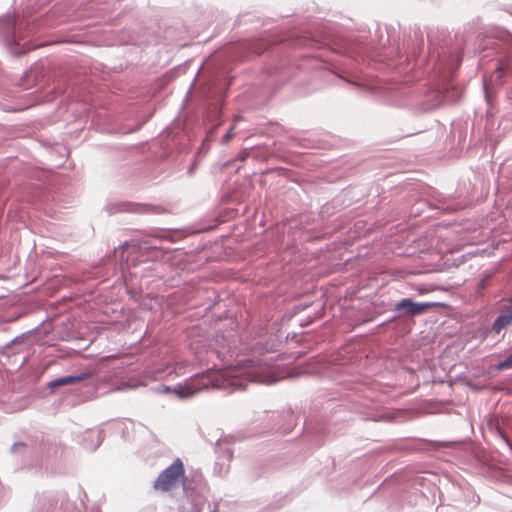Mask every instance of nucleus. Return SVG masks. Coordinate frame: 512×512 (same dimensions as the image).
I'll list each match as a JSON object with an SVG mask.
<instances>
[{
    "mask_svg": "<svg viewBox=\"0 0 512 512\" xmlns=\"http://www.w3.org/2000/svg\"><path fill=\"white\" fill-rule=\"evenodd\" d=\"M245 373L250 381L259 384L271 385L280 379L272 365L252 358L245 361Z\"/></svg>",
    "mask_w": 512,
    "mask_h": 512,
    "instance_id": "obj_10",
    "label": "nucleus"
},
{
    "mask_svg": "<svg viewBox=\"0 0 512 512\" xmlns=\"http://www.w3.org/2000/svg\"><path fill=\"white\" fill-rule=\"evenodd\" d=\"M484 95H485V99L488 103H490V92H489V89H488V86L487 84L484 82Z\"/></svg>",
    "mask_w": 512,
    "mask_h": 512,
    "instance_id": "obj_27",
    "label": "nucleus"
},
{
    "mask_svg": "<svg viewBox=\"0 0 512 512\" xmlns=\"http://www.w3.org/2000/svg\"><path fill=\"white\" fill-rule=\"evenodd\" d=\"M190 65L189 61H185L183 63L177 64L176 66L170 68L165 73H162V89L177 79L179 76L186 73L188 67Z\"/></svg>",
    "mask_w": 512,
    "mask_h": 512,
    "instance_id": "obj_16",
    "label": "nucleus"
},
{
    "mask_svg": "<svg viewBox=\"0 0 512 512\" xmlns=\"http://www.w3.org/2000/svg\"><path fill=\"white\" fill-rule=\"evenodd\" d=\"M239 118L235 117L233 122L229 125V127L226 129L224 134L221 137V144L222 145H228L230 141L235 137L237 134L236 128H237V122Z\"/></svg>",
    "mask_w": 512,
    "mask_h": 512,
    "instance_id": "obj_20",
    "label": "nucleus"
},
{
    "mask_svg": "<svg viewBox=\"0 0 512 512\" xmlns=\"http://www.w3.org/2000/svg\"><path fill=\"white\" fill-rule=\"evenodd\" d=\"M496 370L504 371L512 368V352L496 364Z\"/></svg>",
    "mask_w": 512,
    "mask_h": 512,
    "instance_id": "obj_23",
    "label": "nucleus"
},
{
    "mask_svg": "<svg viewBox=\"0 0 512 512\" xmlns=\"http://www.w3.org/2000/svg\"><path fill=\"white\" fill-rule=\"evenodd\" d=\"M208 507L210 509L209 512H218V503H214L213 506L209 504Z\"/></svg>",
    "mask_w": 512,
    "mask_h": 512,
    "instance_id": "obj_30",
    "label": "nucleus"
},
{
    "mask_svg": "<svg viewBox=\"0 0 512 512\" xmlns=\"http://www.w3.org/2000/svg\"><path fill=\"white\" fill-rule=\"evenodd\" d=\"M251 157H253L256 160H266L269 156L268 150L265 147L262 146H251Z\"/></svg>",
    "mask_w": 512,
    "mask_h": 512,
    "instance_id": "obj_22",
    "label": "nucleus"
},
{
    "mask_svg": "<svg viewBox=\"0 0 512 512\" xmlns=\"http://www.w3.org/2000/svg\"><path fill=\"white\" fill-rule=\"evenodd\" d=\"M231 68L222 59H216L204 89L205 97L213 102L209 105L203 116L205 137L198 149V154H205L210 148V143L215 139L217 129L224 123L223 106L233 77L230 75Z\"/></svg>",
    "mask_w": 512,
    "mask_h": 512,
    "instance_id": "obj_3",
    "label": "nucleus"
},
{
    "mask_svg": "<svg viewBox=\"0 0 512 512\" xmlns=\"http://www.w3.org/2000/svg\"><path fill=\"white\" fill-rule=\"evenodd\" d=\"M196 354H200V352H199V351H196ZM197 357H198L199 359H201V357H200L199 355H197Z\"/></svg>",
    "mask_w": 512,
    "mask_h": 512,
    "instance_id": "obj_42",
    "label": "nucleus"
},
{
    "mask_svg": "<svg viewBox=\"0 0 512 512\" xmlns=\"http://www.w3.org/2000/svg\"><path fill=\"white\" fill-rule=\"evenodd\" d=\"M507 303H509L512 306V296L507 299Z\"/></svg>",
    "mask_w": 512,
    "mask_h": 512,
    "instance_id": "obj_38",
    "label": "nucleus"
},
{
    "mask_svg": "<svg viewBox=\"0 0 512 512\" xmlns=\"http://www.w3.org/2000/svg\"><path fill=\"white\" fill-rule=\"evenodd\" d=\"M161 373H162V375L163 374H169V373H171V371H166V369L162 366Z\"/></svg>",
    "mask_w": 512,
    "mask_h": 512,
    "instance_id": "obj_36",
    "label": "nucleus"
},
{
    "mask_svg": "<svg viewBox=\"0 0 512 512\" xmlns=\"http://www.w3.org/2000/svg\"><path fill=\"white\" fill-rule=\"evenodd\" d=\"M91 376H92L91 372L83 373V374H80L77 376H66V377H62V378H59V379L51 382L50 385L52 388L60 387V386H64V385H72V384L79 383L83 380H86V379L90 378Z\"/></svg>",
    "mask_w": 512,
    "mask_h": 512,
    "instance_id": "obj_17",
    "label": "nucleus"
},
{
    "mask_svg": "<svg viewBox=\"0 0 512 512\" xmlns=\"http://www.w3.org/2000/svg\"><path fill=\"white\" fill-rule=\"evenodd\" d=\"M245 387H246V385H245V384H241V385H239L237 388H238V389H245Z\"/></svg>",
    "mask_w": 512,
    "mask_h": 512,
    "instance_id": "obj_37",
    "label": "nucleus"
},
{
    "mask_svg": "<svg viewBox=\"0 0 512 512\" xmlns=\"http://www.w3.org/2000/svg\"><path fill=\"white\" fill-rule=\"evenodd\" d=\"M160 485V477H158L156 480H155V483H154V486L155 488H158Z\"/></svg>",
    "mask_w": 512,
    "mask_h": 512,
    "instance_id": "obj_33",
    "label": "nucleus"
},
{
    "mask_svg": "<svg viewBox=\"0 0 512 512\" xmlns=\"http://www.w3.org/2000/svg\"><path fill=\"white\" fill-rule=\"evenodd\" d=\"M423 204H425V202H422V201H420V202H418V203L414 204V205H413V207H412V213H414V214H420V213L422 212L421 206H422Z\"/></svg>",
    "mask_w": 512,
    "mask_h": 512,
    "instance_id": "obj_25",
    "label": "nucleus"
},
{
    "mask_svg": "<svg viewBox=\"0 0 512 512\" xmlns=\"http://www.w3.org/2000/svg\"><path fill=\"white\" fill-rule=\"evenodd\" d=\"M512 324V306L507 303L506 306H504L503 311H501L496 318L493 320L492 323V330L495 333H500L503 329H505L507 326Z\"/></svg>",
    "mask_w": 512,
    "mask_h": 512,
    "instance_id": "obj_14",
    "label": "nucleus"
},
{
    "mask_svg": "<svg viewBox=\"0 0 512 512\" xmlns=\"http://www.w3.org/2000/svg\"><path fill=\"white\" fill-rule=\"evenodd\" d=\"M220 442H221V439L217 440V441H216V445H219V444H220Z\"/></svg>",
    "mask_w": 512,
    "mask_h": 512,
    "instance_id": "obj_41",
    "label": "nucleus"
},
{
    "mask_svg": "<svg viewBox=\"0 0 512 512\" xmlns=\"http://www.w3.org/2000/svg\"><path fill=\"white\" fill-rule=\"evenodd\" d=\"M442 446L457 448V447H469L472 448V443H466L465 441H446L440 443Z\"/></svg>",
    "mask_w": 512,
    "mask_h": 512,
    "instance_id": "obj_24",
    "label": "nucleus"
},
{
    "mask_svg": "<svg viewBox=\"0 0 512 512\" xmlns=\"http://www.w3.org/2000/svg\"><path fill=\"white\" fill-rule=\"evenodd\" d=\"M310 305H311V303H301V304L295 306V310L296 311H303L306 308H308Z\"/></svg>",
    "mask_w": 512,
    "mask_h": 512,
    "instance_id": "obj_26",
    "label": "nucleus"
},
{
    "mask_svg": "<svg viewBox=\"0 0 512 512\" xmlns=\"http://www.w3.org/2000/svg\"><path fill=\"white\" fill-rule=\"evenodd\" d=\"M251 150H252V148H250V147L243 148L242 150H240L237 153V155H236V157L234 159H231V160H228V161L220 163L219 164V169L220 170H224L226 168H229V167H231L237 161L244 162L248 157L251 156Z\"/></svg>",
    "mask_w": 512,
    "mask_h": 512,
    "instance_id": "obj_18",
    "label": "nucleus"
},
{
    "mask_svg": "<svg viewBox=\"0 0 512 512\" xmlns=\"http://www.w3.org/2000/svg\"><path fill=\"white\" fill-rule=\"evenodd\" d=\"M475 457H476V459H477L479 462H481V463L484 461V460L482 459V457L480 456V453H477V454L475 455Z\"/></svg>",
    "mask_w": 512,
    "mask_h": 512,
    "instance_id": "obj_34",
    "label": "nucleus"
},
{
    "mask_svg": "<svg viewBox=\"0 0 512 512\" xmlns=\"http://www.w3.org/2000/svg\"><path fill=\"white\" fill-rule=\"evenodd\" d=\"M487 426L490 432L494 434L495 437H497L512 452V441L503 429L499 420L490 419L487 422Z\"/></svg>",
    "mask_w": 512,
    "mask_h": 512,
    "instance_id": "obj_15",
    "label": "nucleus"
},
{
    "mask_svg": "<svg viewBox=\"0 0 512 512\" xmlns=\"http://www.w3.org/2000/svg\"><path fill=\"white\" fill-rule=\"evenodd\" d=\"M426 291H427V290H426V288H424V287H421V288H419V289H418V293H419V294H421V295H422V294H425V293H426Z\"/></svg>",
    "mask_w": 512,
    "mask_h": 512,
    "instance_id": "obj_32",
    "label": "nucleus"
},
{
    "mask_svg": "<svg viewBox=\"0 0 512 512\" xmlns=\"http://www.w3.org/2000/svg\"><path fill=\"white\" fill-rule=\"evenodd\" d=\"M235 345L233 335L229 333L227 336L224 334H216L215 339L211 340L208 344L207 353L215 354L217 357H221L222 350H230Z\"/></svg>",
    "mask_w": 512,
    "mask_h": 512,
    "instance_id": "obj_13",
    "label": "nucleus"
},
{
    "mask_svg": "<svg viewBox=\"0 0 512 512\" xmlns=\"http://www.w3.org/2000/svg\"><path fill=\"white\" fill-rule=\"evenodd\" d=\"M508 97L510 100H512V90L508 93Z\"/></svg>",
    "mask_w": 512,
    "mask_h": 512,
    "instance_id": "obj_39",
    "label": "nucleus"
},
{
    "mask_svg": "<svg viewBox=\"0 0 512 512\" xmlns=\"http://www.w3.org/2000/svg\"><path fill=\"white\" fill-rule=\"evenodd\" d=\"M363 363L350 347H344L328 358L318 361L308 372L319 374L346 389H356L361 379Z\"/></svg>",
    "mask_w": 512,
    "mask_h": 512,
    "instance_id": "obj_5",
    "label": "nucleus"
},
{
    "mask_svg": "<svg viewBox=\"0 0 512 512\" xmlns=\"http://www.w3.org/2000/svg\"><path fill=\"white\" fill-rule=\"evenodd\" d=\"M211 386V380L204 374H196L185 380L183 383H177L174 386L162 385V394H174L176 398L184 400L193 397L200 391Z\"/></svg>",
    "mask_w": 512,
    "mask_h": 512,
    "instance_id": "obj_9",
    "label": "nucleus"
},
{
    "mask_svg": "<svg viewBox=\"0 0 512 512\" xmlns=\"http://www.w3.org/2000/svg\"><path fill=\"white\" fill-rule=\"evenodd\" d=\"M432 209H439L445 213H453L458 209L455 204L449 203L443 198H437L435 203H428Z\"/></svg>",
    "mask_w": 512,
    "mask_h": 512,
    "instance_id": "obj_19",
    "label": "nucleus"
},
{
    "mask_svg": "<svg viewBox=\"0 0 512 512\" xmlns=\"http://www.w3.org/2000/svg\"><path fill=\"white\" fill-rule=\"evenodd\" d=\"M446 306L442 302L432 301H416L413 297H404L397 301L392 306L393 315L387 320V323H395L397 327L405 333L411 331L415 323V318L429 313L435 307ZM383 322L381 325H385Z\"/></svg>",
    "mask_w": 512,
    "mask_h": 512,
    "instance_id": "obj_7",
    "label": "nucleus"
},
{
    "mask_svg": "<svg viewBox=\"0 0 512 512\" xmlns=\"http://www.w3.org/2000/svg\"><path fill=\"white\" fill-rule=\"evenodd\" d=\"M184 236L183 231L179 229H164L162 228V242L163 241H169V242H176L178 239L182 238Z\"/></svg>",
    "mask_w": 512,
    "mask_h": 512,
    "instance_id": "obj_21",
    "label": "nucleus"
},
{
    "mask_svg": "<svg viewBox=\"0 0 512 512\" xmlns=\"http://www.w3.org/2000/svg\"><path fill=\"white\" fill-rule=\"evenodd\" d=\"M351 412L358 414L363 420L381 421L384 414L370 399L354 401L350 407Z\"/></svg>",
    "mask_w": 512,
    "mask_h": 512,
    "instance_id": "obj_12",
    "label": "nucleus"
},
{
    "mask_svg": "<svg viewBox=\"0 0 512 512\" xmlns=\"http://www.w3.org/2000/svg\"><path fill=\"white\" fill-rule=\"evenodd\" d=\"M179 485L184 493L180 512H202L207 503L208 484L201 476L189 478L183 461L177 457L162 470V492L171 491Z\"/></svg>",
    "mask_w": 512,
    "mask_h": 512,
    "instance_id": "obj_4",
    "label": "nucleus"
},
{
    "mask_svg": "<svg viewBox=\"0 0 512 512\" xmlns=\"http://www.w3.org/2000/svg\"><path fill=\"white\" fill-rule=\"evenodd\" d=\"M482 53V58H496L495 72L500 84L504 83L505 77H512L511 53L507 52L496 39L487 38Z\"/></svg>",
    "mask_w": 512,
    "mask_h": 512,
    "instance_id": "obj_8",
    "label": "nucleus"
},
{
    "mask_svg": "<svg viewBox=\"0 0 512 512\" xmlns=\"http://www.w3.org/2000/svg\"><path fill=\"white\" fill-rule=\"evenodd\" d=\"M161 251H162V255H163V254L169 252L170 249L169 248H165V247L162 246Z\"/></svg>",
    "mask_w": 512,
    "mask_h": 512,
    "instance_id": "obj_35",
    "label": "nucleus"
},
{
    "mask_svg": "<svg viewBox=\"0 0 512 512\" xmlns=\"http://www.w3.org/2000/svg\"><path fill=\"white\" fill-rule=\"evenodd\" d=\"M268 73L269 74H276L277 73V68L276 67L269 68Z\"/></svg>",
    "mask_w": 512,
    "mask_h": 512,
    "instance_id": "obj_31",
    "label": "nucleus"
},
{
    "mask_svg": "<svg viewBox=\"0 0 512 512\" xmlns=\"http://www.w3.org/2000/svg\"><path fill=\"white\" fill-rule=\"evenodd\" d=\"M196 169V160H194L189 167L187 168V173L189 175H192L194 173V170Z\"/></svg>",
    "mask_w": 512,
    "mask_h": 512,
    "instance_id": "obj_28",
    "label": "nucleus"
},
{
    "mask_svg": "<svg viewBox=\"0 0 512 512\" xmlns=\"http://www.w3.org/2000/svg\"><path fill=\"white\" fill-rule=\"evenodd\" d=\"M314 57H316V58H322L323 56H322V55H315Z\"/></svg>",
    "mask_w": 512,
    "mask_h": 512,
    "instance_id": "obj_40",
    "label": "nucleus"
},
{
    "mask_svg": "<svg viewBox=\"0 0 512 512\" xmlns=\"http://www.w3.org/2000/svg\"><path fill=\"white\" fill-rule=\"evenodd\" d=\"M428 37V54L421 56L424 50V36L419 27L413 30V39L404 42L403 49L408 61L415 65L425 64L428 73L427 82L413 84L399 83L391 89V101L397 106H406L426 112L440 107L443 103L454 104L462 97V89L455 83L457 71L461 66L463 51L447 44L436 46Z\"/></svg>",
    "mask_w": 512,
    "mask_h": 512,
    "instance_id": "obj_1",
    "label": "nucleus"
},
{
    "mask_svg": "<svg viewBox=\"0 0 512 512\" xmlns=\"http://www.w3.org/2000/svg\"><path fill=\"white\" fill-rule=\"evenodd\" d=\"M283 432H284V433H288V432H289V430H288V429H284V430H283Z\"/></svg>",
    "mask_w": 512,
    "mask_h": 512,
    "instance_id": "obj_43",
    "label": "nucleus"
},
{
    "mask_svg": "<svg viewBox=\"0 0 512 512\" xmlns=\"http://www.w3.org/2000/svg\"><path fill=\"white\" fill-rule=\"evenodd\" d=\"M162 135V161L173 155L174 150L177 152V159L183 161L182 150L185 148V135L180 131L174 133L170 128H165L161 132Z\"/></svg>",
    "mask_w": 512,
    "mask_h": 512,
    "instance_id": "obj_11",
    "label": "nucleus"
},
{
    "mask_svg": "<svg viewBox=\"0 0 512 512\" xmlns=\"http://www.w3.org/2000/svg\"><path fill=\"white\" fill-rule=\"evenodd\" d=\"M280 40L286 42L289 47H311L322 48L336 45L338 55L336 58L328 59L326 62L335 74L346 79L351 84L358 85L360 75L355 65L375 59L381 54L378 46L368 42L363 36L338 38L331 26L321 23L313 26L308 31H290Z\"/></svg>",
    "mask_w": 512,
    "mask_h": 512,
    "instance_id": "obj_2",
    "label": "nucleus"
},
{
    "mask_svg": "<svg viewBox=\"0 0 512 512\" xmlns=\"http://www.w3.org/2000/svg\"><path fill=\"white\" fill-rule=\"evenodd\" d=\"M349 419V412L343 404L328 400L322 407L321 414L306 420L303 429L313 438L315 445L319 447L330 433L337 434L341 431V428H335L338 424L347 422Z\"/></svg>",
    "mask_w": 512,
    "mask_h": 512,
    "instance_id": "obj_6",
    "label": "nucleus"
},
{
    "mask_svg": "<svg viewBox=\"0 0 512 512\" xmlns=\"http://www.w3.org/2000/svg\"><path fill=\"white\" fill-rule=\"evenodd\" d=\"M224 456L228 459V460H231L233 458V451L230 449V448H226L224 450Z\"/></svg>",
    "mask_w": 512,
    "mask_h": 512,
    "instance_id": "obj_29",
    "label": "nucleus"
}]
</instances>
